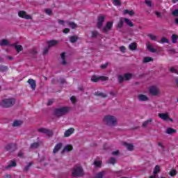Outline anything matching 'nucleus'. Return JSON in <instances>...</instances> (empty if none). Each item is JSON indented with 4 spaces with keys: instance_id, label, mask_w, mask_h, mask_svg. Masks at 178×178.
Listing matches in <instances>:
<instances>
[{
    "instance_id": "obj_58",
    "label": "nucleus",
    "mask_w": 178,
    "mask_h": 178,
    "mask_svg": "<svg viewBox=\"0 0 178 178\" xmlns=\"http://www.w3.org/2000/svg\"><path fill=\"white\" fill-rule=\"evenodd\" d=\"M49 47H47L44 48V51H43V55H47V54H48L49 51Z\"/></svg>"
},
{
    "instance_id": "obj_30",
    "label": "nucleus",
    "mask_w": 178,
    "mask_h": 178,
    "mask_svg": "<svg viewBox=\"0 0 178 178\" xmlns=\"http://www.w3.org/2000/svg\"><path fill=\"white\" fill-rule=\"evenodd\" d=\"M133 78V74L131 73H126L124 74V80H130Z\"/></svg>"
},
{
    "instance_id": "obj_3",
    "label": "nucleus",
    "mask_w": 178,
    "mask_h": 178,
    "mask_svg": "<svg viewBox=\"0 0 178 178\" xmlns=\"http://www.w3.org/2000/svg\"><path fill=\"white\" fill-rule=\"evenodd\" d=\"M15 104L16 99L13 97L6 98L1 100V102H0V106L4 108H12V106H13V105H15Z\"/></svg>"
},
{
    "instance_id": "obj_50",
    "label": "nucleus",
    "mask_w": 178,
    "mask_h": 178,
    "mask_svg": "<svg viewBox=\"0 0 178 178\" xmlns=\"http://www.w3.org/2000/svg\"><path fill=\"white\" fill-rule=\"evenodd\" d=\"M109 163L115 165L116 163V159H115V157H111L109 160Z\"/></svg>"
},
{
    "instance_id": "obj_61",
    "label": "nucleus",
    "mask_w": 178,
    "mask_h": 178,
    "mask_svg": "<svg viewBox=\"0 0 178 178\" xmlns=\"http://www.w3.org/2000/svg\"><path fill=\"white\" fill-rule=\"evenodd\" d=\"M63 33H64V34H67V33H70V29L69 28H65L63 29Z\"/></svg>"
},
{
    "instance_id": "obj_1",
    "label": "nucleus",
    "mask_w": 178,
    "mask_h": 178,
    "mask_svg": "<svg viewBox=\"0 0 178 178\" xmlns=\"http://www.w3.org/2000/svg\"><path fill=\"white\" fill-rule=\"evenodd\" d=\"M70 111V108L67 106L56 108H54L53 115L54 116H56V118H62V116H65V115H67Z\"/></svg>"
},
{
    "instance_id": "obj_60",
    "label": "nucleus",
    "mask_w": 178,
    "mask_h": 178,
    "mask_svg": "<svg viewBox=\"0 0 178 178\" xmlns=\"http://www.w3.org/2000/svg\"><path fill=\"white\" fill-rule=\"evenodd\" d=\"M17 156L19 158H24V153H23V152H22V151H19L18 152Z\"/></svg>"
},
{
    "instance_id": "obj_35",
    "label": "nucleus",
    "mask_w": 178,
    "mask_h": 178,
    "mask_svg": "<svg viewBox=\"0 0 178 178\" xmlns=\"http://www.w3.org/2000/svg\"><path fill=\"white\" fill-rule=\"evenodd\" d=\"M177 40H178V36L176 34H172V35L171 36V40L172 44H176V42H177Z\"/></svg>"
},
{
    "instance_id": "obj_63",
    "label": "nucleus",
    "mask_w": 178,
    "mask_h": 178,
    "mask_svg": "<svg viewBox=\"0 0 178 178\" xmlns=\"http://www.w3.org/2000/svg\"><path fill=\"white\" fill-rule=\"evenodd\" d=\"M109 94H110V95H111V97H116V92L110 91Z\"/></svg>"
},
{
    "instance_id": "obj_13",
    "label": "nucleus",
    "mask_w": 178,
    "mask_h": 178,
    "mask_svg": "<svg viewBox=\"0 0 178 178\" xmlns=\"http://www.w3.org/2000/svg\"><path fill=\"white\" fill-rule=\"evenodd\" d=\"M10 47H14L15 49H16L17 54L21 52V51H23V46L17 45V43H14V44H10Z\"/></svg>"
},
{
    "instance_id": "obj_49",
    "label": "nucleus",
    "mask_w": 178,
    "mask_h": 178,
    "mask_svg": "<svg viewBox=\"0 0 178 178\" xmlns=\"http://www.w3.org/2000/svg\"><path fill=\"white\" fill-rule=\"evenodd\" d=\"M161 42V44H165V43L169 44V40H168V38H166L165 37H163V38H161V42Z\"/></svg>"
},
{
    "instance_id": "obj_24",
    "label": "nucleus",
    "mask_w": 178,
    "mask_h": 178,
    "mask_svg": "<svg viewBox=\"0 0 178 178\" xmlns=\"http://www.w3.org/2000/svg\"><path fill=\"white\" fill-rule=\"evenodd\" d=\"M147 49H148V51H149V52H152V53L156 52V49L153 48L152 44H150L149 42L147 43Z\"/></svg>"
},
{
    "instance_id": "obj_32",
    "label": "nucleus",
    "mask_w": 178,
    "mask_h": 178,
    "mask_svg": "<svg viewBox=\"0 0 178 178\" xmlns=\"http://www.w3.org/2000/svg\"><path fill=\"white\" fill-rule=\"evenodd\" d=\"M124 24V18H120V22L118 24V29H122Z\"/></svg>"
},
{
    "instance_id": "obj_55",
    "label": "nucleus",
    "mask_w": 178,
    "mask_h": 178,
    "mask_svg": "<svg viewBox=\"0 0 178 178\" xmlns=\"http://www.w3.org/2000/svg\"><path fill=\"white\" fill-rule=\"evenodd\" d=\"M70 101L72 102V104H76L77 102V98H76L75 96H72L70 97Z\"/></svg>"
},
{
    "instance_id": "obj_19",
    "label": "nucleus",
    "mask_w": 178,
    "mask_h": 178,
    "mask_svg": "<svg viewBox=\"0 0 178 178\" xmlns=\"http://www.w3.org/2000/svg\"><path fill=\"white\" fill-rule=\"evenodd\" d=\"M66 23L67 26H69V27H70L71 29H77V24L73 22H69V21H67Z\"/></svg>"
},
{
    "instance_id": "obj_4",
    "label": "nucleus",
    "mask_w": 178,
    "mask_h": 178,
    "mask_svg": "<svg viewBox=\"0 0 178 178\" xmlns=\"http://www.w3.org/2000/svg\"><path fill=\"white\" fill-rule=\"evenodd\" d=\"M84 176V170L81 166H74L72 169L73 177H83Z\"/></svg>"
},
{
    "instance_id": "obj_34",
    "label": "nucleus",
    "mask_w": 178,
    "mask_h": 178,
    "mask_svg": "<svg viewBox=\"0 0 178 178\" xmlns=\"http://www.w3.org/2000/svg\"><path fill=\"white\" fill-rule=\"evenodd\" d=\"M93 165L95 166V168H101V166L102 165V161L95 160Z\"/></svg>"
},
{
    "instance_id": "obj_14",
    "label": "nucleus",
    "mask_w": 178,
    "mask_h": 178,
    "mask_svg": "<svg viewBox=\"0 0 178 178\" xmlns=\"http://www.w3.org/2000/svg\"><path fill=\"white\" fill-rule=\"evenodd\" d=\"M73 133H74V128H70L65 131L64 137H70Z\"/></svg>"
},
{
    "instance_id": "obj_40",
    "label": "nucleus",
    "mask_w": 178,
    "mask_h": 178,
    "mask_svg": "<svg viewBox=\"0 0 178 178\" xmlns=\"http://www.w3.org/2000/svg\"><path fill=\"white\" fill-rule=\"evenodd\" d=\"M91 81H93V83H98V81H99V76L93 75L91 78Z\"/></svg>"
},
{
    "instance_id": "obj_62",
    "label": "nucleus",
    "mask_w": 178,
    "mask_h": 178,
    "mask_svg": "<svg viewBox=\"0 0 178 178\" xmlns=\"http://www.w3.org/2000/svg\"><path fill=\"white\" fill-rule=\"evenodd\" d=\"M120 51H121V52H126V47L124 46L120 47Z\"/></svg>"
},
{
    "instance_id": "obj_59",
    "label": "nucleus",
    "mask_w": 178,
    "mask_h": 178,
    "mask_svg": "<svg viewBox=\"0 0 178 178\" xmlns=\"http://www.w3.org/2000/svg\"><path fill=\"white\" fill-rule=\"evenodd\" d=\"M172 16H175V17H177L178 16V10L175 9L174 11L172 12Z\"/></svg>"
},
{
    "instance_id": "obj_51",
    "label": "nucleus",
    "mask_w": 178,
    "mask_h": 178,
    "mask_svg": "<svg viewBox=\"0 0 178 178\" xmlns=\"http://www.w3.org/2000/svg\"><path fill=\"white\" fill-rule=\"evenodd\" d=\"M145 3H146V5H147V6H149V8H152V1H151L149 0H145Z\"/></svg>"
},
{
    "instance_id": "obj_42",
    "label": "nucleus",
    "mask_w": 178,
    "mask_h": 178,
    "mask_svg": "<svg viewBox=\"0 0 178 178\" xmlns=\"http://www.w3.org/2000/svg\"><path fill=\"white\" fill-rule=\"evenodd\" d=\"M159 172H161V167L156 165L153 171V175H156V173H159Z\"/></svg>"
},
{
    "instance_id": "obj_23",
    "label": "nucleus",
    "mask_w": 178,
    "mask_h": 178,
    "mask_svg": "<svg viewBox=\"0 0 178 178\" xmlns=\"http://www.w3.org/2000/svg\"><path fill=\"white\" fill-rule=\"evenodd\" d=\"M124 21L126 23V24H127V26H129V27L134 26V24H133V22L129 19L124 18Z\"/></svg>"
},
{
    "instance_id": "obj_20",
    "label": "nucleus",
    "mask_w": 178,
    "mask_h": 178,
    "mask_svg": "<svg viewBox=\"0 0 178 178\" xmlns=\"http://www.w3.org/2000/svg\"><path fill=\"white\" fill-rule=\"evenodd\" d=\"M153 119L149 118V120H147L146 121L143 122L142 124V126L143 127H147L148 125L151 124L152 123Z\"/></svg>"
},
{
    "instance_id": "obj_26",
    "label": "nucleus",
    "mask_w": 178,
    "mask_h": 178,
    "mask_svg": "<svg viewBox=\"0 0 178 178\" xmlns=\"http://www.w3.org/2000/svg\"><path fill=\"white\" fill-rule=\"evenodd\" d=\"M95 95L96 97H102V98H106L108 97L106 94L100 92L99 91L95 92Z\"/></svg>"
},
{
    "instance_id": "obj_18",
    "label": "nucleus",
    "mask_w": 178,
    "mask_h": 178,
    "mask_svg": "<svg viewBox=\"0 0 178 178\" xmlns=\"http://www.w3.org/2000/svg\"><path fill=\"white\" fill-rule=\"evenodd\" d=\"M15 166H17V163H16L15 161H10V163L6 166V169H10V168H15Z\"/></svg>"
},
{
    "instance_id": "obj_44",
    "label": "nucleus",
    "mask_w": 178,
    "mask_h": 178,
    "mask_svg": "<svg viewBox=\"0 0 178 178\" xmlns=\"http://www.w3.org/2000/svg\"><path fill=\"white\" fill-rule=\"evenodd\" d=\"M30 54L33 55V56H35V55L38 54V51H37V49L33 48L30 50Z\"/></svg>"
},
{
    "instance_id": "obj_38",
    "label": "nucleus",
    "mask_w": 178,
    "mask_h": 178,
    "mask_svg": "<svg viewBox=\"0 0 178 178\" xmlns=\"http://www.w3.org/2000/svg\"><path fill=\"white\" fill-rule=\"evenodd\" d=\"M77 40H79V37L76 35L71 36L70 41L72 42V44H74V42H77Z\"/></svg>"
},
{
    "instance_id": "obj_52",
    "label": "nucleus",
    "mask_w": 178,
    "mask_h": 178,
    "mask_svg": "<svg viewBox=\"0 0 178 178\" xmlns=\"http://www.w3.org/2000/svg\"><path fill=\"white\" fill-rule=\"evenodd\" d=\"M118 80H119L120 84H122V83H123V81H124V77H123V76H122V75H119Z\"/></svg>"
},
{
    "instance_id": "obj_11",
    "label": "nucleus",
    "mask_w": 178,
    "mask_h": 178,
    "mask_svg": "<svg viewBox=\"0 0 178 178\" xmlns=\"http://www.w3.org/2000/svg\"><path fill=\"white\" fill-rule=\"evenodd\" d=\"M122 145L126 147L128 151H134V145L132 143H128L127 142H123Z\"/></svg>"
},
{
    "instance_id": "obj_56",
    "label": "nucleus",
    "mask_w": 178,
    "mask_h": 178,
    "mask_svg": "<svg viewBox=\"0 0 178 178\" xmlns=\"http://www.w3.org/2000/svg\"><path fill=\"white\" fill-rule=\"evenodd\" d=\"M109 65V63H106L105 64H103L100 66V69H102L103 70L106 69Z\"/></svg>"
},
{
    "instance_id": "obj_2",
    "label": "nucleus",
    "mask_w": 178,
    "mask_h": 178,
    "mask_svg": "<svg viewBox=\"0 0 178 178\" xmlns=\"http://www.w3.org/2000/svg\"><path fill=\"white\" fill-rule=\"evenodd\" d=\"M103 123L106 126H116L118 124V119L113 115H107L104 117Z\"/></svg>"
},
{
    "instance_id": "obj_6",
    "label": "nucleus",
    "mask_w": 178,
    "mask_h": 178,
    "mask_svg": "<svg viewBox=\"0 0 178 178\" xmlns=\"http://www.w3.org/2000/svg\"><path fill=\"white\" fill-rule=\"evenodd\" d=\"M38 131L42 134H46L47 136H49V137H52V136H54V132L49 129H47L46 128H39Z\"/></svg>"
},
{
    "instance_id": "obj_5",
    "label": "nucleus",
    "mask_w": 178,
    "mask_h": 178,
    "mask_svg": "<svg viewBox=\"0 0 178 178\" xmlns=\"http://www.w3.org/2000/svg\"><path fill=\"white\" fill-rule=\"evenodd\" d=\"M149 92L152 97H158L161 94L159 88L155 86H150L149 88Z\"/></svg>"
},
{
    "instance_id": "obj_22",
    "label": "nucleus",
    "mask_w": 178,
    "mask_h": 178,
    "mask_svg": "<svg viewBox=\"0 0 178 178\" xmlns=\"http://www.w3.org/2000/svg\"><path fill=\"white\" fill-rule=\"evenodd\" d=\"M22 124L23 122L16 120L13 123V127H19V126H22Z\"/></svg>"
},
{
    "instance_id": "obj_39",
    "label": "nucleus",
    "mask_w": 178,
    "mask_h": 178,
    "mask_svg": "<svg viewBox=\"0 0 178 178\" xmlns=\"http://www.w3.org/2000/svg\"><path fill=\"white\" fill-rule=\"evenodd\" d=\"M13 147H15V144L10 143L5 147V149L6 151H10V149H12Z\"/></svg>"
},
{
    "instance_id": "obj_21",
    "label": "nucleus",
    "mask_w": 178,
    "mask_h": 178,
    "mask_svg": "<svg viewBox=\"0 0 178 178\" xmlns=\"http://www.w3.org/2000/svg\"><path fill=\"white\" fill-rule=\"evenodd\" d=\"M66 53L63 52L61 54V59H62V63L61 65H66L67 63L66 62Z\"/></svg>"
},
{
    "instance_id": "obj_48",
    "label": "nucleus",
    "mask_w": 178,
    "mask_h": 178,
    "mask_svg": "<svg viewBox=\"0 0 178 178\" xmlns=\"http://www.w3.org/2000/svg\"><path fill=\"white\" fill-rule=\"evenodd\" d=\"M33 165V163L30 162L29 163V165H26L24 168V172H28V170L30 169V167Z\"/></svg>"
},
{
    "instance_id": "obj_16",
    "label": "nucleus",
    "mask_w": 178,
    "mask_h": 178,
    "mask_svg": "<svg viewBox=\"0 0 178 178\" xmlns=\"http://www.w3.org/2000/svg\"><path fill=\"white\" fill-rule=\"evenodd\" d=\"M159 118H160V119H163V120H168V119H169V113H159Z\"/></svg>"
},
{
    "instance_id": "obj_33",
    "label": "nucleus",
    "mask_w": 178,
    "mask_h": 178,
    "mask_svg": "<svg viewBox=\"0 0 178 178\" xmlns=\"http://www.w3.org/2000/svg\"><path fill=\"white\" fill-rule=\"evenodd\" d=\"M147 37L152 40V41H158V37L156 35H153L152 33H148Z\"/></svg>"
},
{
    "instance_id": "obj_12",
    "label": "nucleus",
    "mask_w": 178,
    "mask_h": 178,
    "mask_svg": "<svg viewBox=\"0 0 178 178\" xmlns=\"http://www.w3.org/2000/svg\"><path fill=\"white\" fill-rule=\"evenodd\" d=\"M70 151H73V145H67L61 151V154H65V152H70Z\"/></svg>"
},
{
    "instance_id": "obj_28",
    "label": "nucleus",
    "mask_w": 178,
    "mask_h": 178,
    "mask_svg": "<svg viewBox=\"0 0 178 178\" xmlns=\"http://www.w3.org/2000/svg\"><path fill=\"white\" fill-rule=\"evenodd\" d=\"M38 147H40V143L38 142H36L31 144L30 148L31 149H37Z\"/></svg>"
},
{
    "instance_id": "obj_31",
    "label": "nucleus",
    "mask_w": 178,
    "mask_h": 178,
    "mask_svg": "<svg viewBox=\"0 0 178 178\" xmlns=\"http://www.w3.org/2000/svg\"><path fill=\"white\" fill-rule=\"evenodd\" d=\"M49 48H51V47H54L55 45H56V44H58V41L56 40H50L49 42H47Z\"/></svg>"
},
{
    "instance_id": "obj_29",
    "label": "nucleus",
    "mask_w": 178,
    "mask_h": 178,
    "mask_svg": "<svg viewBox=\"0 0 178 178\" xmlns=\"http://www.w3.org/2000/svg\"><path fill=\"white\" fill-rule=\"evenodd\" d=\"M177 131L176 129H174L173 128H168L165 131V133L167 134H174V133H177Z\"/></svg>"
},
{
    "instance_id": "obj_57",
    "label": "nucleus",
    "mask_w": 178,
    "mask_h": 178,
    "mask_svg": "<svg viewBox=\"0 0 178 178\" xmlns=\"http://www.w3.org/2000/svg\"><path fill=\"white\" fill-rule=\"evenodd\" d=\"M170 72H171V73H176L177 74H178L177 70H176V68H175V67H172L170 69Z\"/></svg>"
},
{
    "instance_id": "obj_46",
    "label": "nucleus",
    "mask_w": 178,
    "mask_h": 178,
    "mask_svg": "<svg viewBox=\"0 0 178 178\" xmlns=\"http://www.w3.org/2000/svg\"><path fill=\"white\" fill-rule=\"evenodd\" d=\"M113 3L115 6H122V1L120 0H114Z\"/></svg>"
},
{
    "instance_id": "obj_15",
    "label": "nucleus",
    "mask_w": 178,
    "mask_h": 178,
    "mask_svg": "<svg viewBox=\"0 0 178 178\" xmlns=\"http://www.w3.org/2000/svg\"><path fill=\"white\" fill-rule=\"evenodd\" d=\"M63 144L62 143H59L56 145L55 147L53 149V154H56L59 149H60L63 147Z\"/></svg>"
},
{
    "instance_id": "obj_10",
    "label": "nucleus",
    "mask_w": 178,
    "mask_h": 178,
    "mask_svg": "<svg viewBox=\"0 0 178 178\" xmlns=\"http://www.w3.org/2000/svg\"><path fill=\"white\" fill-rule=\"evenodd\" d=\"M27 83H29V86H31V88L33 91H35V88L37 87V83H35V80L33 79H29L27 81Z\"/></svg>"
},
{
    "instance_id": "obj_17",
    "label": "nucleus",
    "mask_w": 178,
    "mask_h": 178,
    "mask_svg": "<svg viewBox=\"0 0 178 178\" xmlns=\"http://www.w3.org/2000/svg\"><path fill=\"white\" fill-rule=\"evenodd\" d=\"M138 101H149V98L145 95L140 94L138 96Z\"/></svg>"
},
{
    "instance_id": "obj_47",
    "label": "nucleus",
    "mask_w": 178,
    "mask_h": 178,
    "mask_svg": "<svg viewBox=\"0 0 178 178\" xmlns=\"http://www.w3.org/2000/svg\"><path fill=\"white\" fill-rule=\"evenodd\" d=\"M108 81V80H109V77L108 76H99V81Z\"/></svg>"
},
{
    "instance_id": "obj_53",
    "label": "nucleus",
    "mask_w": 178,
    "mask_h": 178,
    "mask_svg": "<svg viewBox=\"0 0 178 178\" xmlns=\"http://www.w3.org/2000/svg\"><path fill=\"white\" fill-rule=\"evenodd\" d=\"M45 13H47V15H49V16H51V15H52V10H51V8H47L44 10Z\"/></svg>"
},
{
    "instance_id": "obj_54",
    "label": "nucleus",
    "mask_w": 178,
    "mask_h": 178,
    "mask_svg": "<svg viewBox=\"0 0 178 178\" xmlns=\"http://www.w3.org/2000/svg\"><path fill=\"white\" fill-rule=\"evenodd\" d=\"M104 177V172H99L96 175V178H103Z\"/></svg>"
},
{
    "instance_id": "obj_64",
    "label": "nucleus",
    "mask_w": 178,
    "mask_h": 178,
    "mask_svg": "<svg viewBox=\"0 0 178 178\" xmlns=\"http://www.w3.org/2000/svg\"><path fill=\"white\" fill-rule=\"evenodd\" d=\"M120 152L119 150H116L115 152H112V155H119Z\"/></svg>"
},
{
    "instance_id": "obj_7",
    "label": "nucleus",
    "mask_w": 178,
    "mask_h": 178,
    "mask_svg": "<svg viewBox=\"0 0 178 178\" xmlns=\"http://www.w3.org/2000/svg\"><path fill=\"white\" fill-rule=\"evenodd\" d=\"M19 17H22V19H26V20H31L33 17L31 15H27V13L24 10L19 11L18 13Z\"/></svg>"
},
{
    "instance_id": "obj_25",
    "label": "nucleus",
    "mask_w": 178,
    "mask_h": 178,
    "mask_svg": "<svg viewBox=\"0 0 178 178\" xmlns=\"http://www.w3.org/2000/svg\"><path fill=\"white\" fill-rule=\"evenodd\" d=\"M6 45H9V40L6 39H3L0 42V46L1 47H6Z\"/></svg>"
},
{
    "instance_id": "obj_43",
    "label": "nucleus",
    "mask_w": 178,
    "mask_h": 178,
    "mask_svg": "<svg viewBox=\"0 0 178 178\" xmlns=\"http://www.w3.org/2000/svg\"><path fill=\"white\" fill-rule=\"evenodd\" d=\"M170 176H172V177H175L176 175H177V171L175 169H172L169 172Z\"/></svg>"
},
{
    "instance_id": "obj_45",
    "label": "nucleus",
    "mask_w": 178,
    "mask_h": 178,
    "mask_svg": "<svg viewBox=\"0 0 178 178\" xmlns=\"http://www.w3.org/2000/svg\"><path fill=\"white\" fill-rule=\"evenodd\" d=\"M8 66L0 65V72L3 73L4 72H8Z\"/></svg>"
},
{
    "instance_id": "obj_9",
    "label": "nucleus",
    "mask_w": 178,
    "mask_h": 178,
    "mask_svg": "<svg viewBox=\"0 0 178 178\" xmlns=\"http://www.w3.org/2000/svg\"><path fill=\"white\" fill-rule=\"evenodd\" d=\"M113 26V22H108L106 24V26L103 28V33H108L109 30H111Z\"/></svg>"
},
{
    "instance_id": "obj_37",
    "label": "nucleus",
    "mask_w": 178,
    "mask_h": 178,
    "mask_svg": "<svg viewBox=\"0 0 178 178\" xmlns=\"http://www.w3.org/2000/svg\"><path fill=\"white\" fill-rule=\"evenodd\" d=\"M154 61V58H152V57H145L143 58V63H148V62H153Z\"/></svg>"
},
{
    "instance_id": "obj_8",
    "label": "nucleus",
    "mask_w": 178,
    "mask_h": 178,
    "mask_svg": "<svg viewBox=\"0 0 178 178\" xmlns=\"http://www.w3.org/2000/svg\"><path fill=\"white\" fill-rule=\"evenodd\" d=\"M104 22H105L104 15H99L97 17V29H101L104 25Z\"/></svg>"
},
{
    "instance_id": "obj_41",
    "label": "nucleus",
    "mask_w": 178,
    "mask_h": 178,
    "mask_svg": "<svg viewBox=\"0 0 178 178\" xmlns=\"http://www.w3.org/2000/svg\"><path fill=\"white\" fill-rule=\"evenodd\" d=\"M124 13H125V15H129V16H133L134 15H135V13L134 11H133V10H124Z\"/></svg>"
},
{
    "instance_id": "obj_27",
    "label": "nucleus",
    "mask_w": 178,
    "mask_h": 178,
    "mask_svg": "<svg viewBox=\"0 0 178 178\" xmlns=\"http://www.w3.org/2000/svg\"><path fill=\"white\" fill-rule=\"evenodd\" d=\"M129 49H131V51H136V49H137V43L136 42L131 43L129 45Z\"/></svg>"
},
{
    "instance_id": "obj_36",
    "label": "nucleus",
    "mask_w": 178,
    "mask_h": 178,
    "mask_svg": "<svg viewBox=\"0 0 178 178\" xmlns=\"http://www.w3.org/2000/svg\"><path fill=\"white\" fill-rule=\"evenodd\" d=\"M98 35H99V33H98V31H91V38H97Z\"/></svg>"
}]
</instances>
